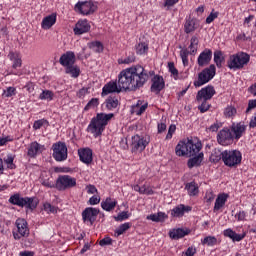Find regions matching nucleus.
Instances as JSON below:
<instances>
[{"label":"nucleus","instance_id":"nucleus-1","mask_svg":"<svg viewBox=\"0 0 256 256\" xmlns=\"http://www.w3.org/2000/svg\"><path fill=\"white\" fill-rule=\"evenodd\" d=\"M149 81V73L141 65H134L132 67L122 70L118 75L117 82H108L102 88V97L109 95L110 93H121L124 91H137L141 89L145 83Z\"/></svg>","mask_w":256,"mask_h":256},{"label":"nucleus","instance_id":"nucleus-2","mask_svg":"<svg viewBox=\"0 0 256 256\" xmlns=\"http://www.w3.org/2000/svg\"><path fill=\"white\" fill-rule=\"evenodd\" d=\"M115 117V114L109 113H97L96 117H93L86 129L87 133H91L95 139L97 137H101L103 135V131H105V128L107 125H109V121Z\"/></svg>","mask_w":256,"mask_h":256},{"label":"nucleus","instance_id":"nucleus-3","mask_svg":"<svg viewBox=\"0 0 256 256\" xmlns=\"http://www.w3.org/2000/svg\"><path fill=\"white\" fill-rule=\"evenodd\" d=\"M201 142L194 143L193 140L180 141L175 148V153L178 157H193L201 151Z\"/></svg>","mask_w":256,"mask_h":256},{"label":"nucleus","instance_id":"nucleus-4","mask_svg":"<svg viewBox=\"0 0 256 256\" xmlns=\"http://www.w3.org/2000/svg\"><path fill=\"white\" fill-rule=\"evenodd\" d=\"M9 203L11 205H16L17 207H25L29 211H35L37 205H39V200L35 197H21V194L16 193L9 198Z\"/></svg>","mask_w":256,"mask_h":256},{"label":"nucleus","instance_id":"nucleus-5","mask_svg":"<svg viewBox=\"0 0 256 256\" xmlns=\"http://www.w3.org/2000/svg\"><path fill=\"white\" fill-rule=\"evenodd\" d=\"M250 59L249 54L245 52L237 53L229 57L227 65L233 71H238L239 69H243L249 63Z\"/></svg>","mask_w":256,"mask_h":256},{"label":"nucleus","instance_id":"nucleus-6","mask_svg":"<svg viewBox=\"0 0 256 256\" xmlns=\"http://www.w3.org/2000/svg\"><path fill=\"white\" fill-rule=\"evenodd\" d=\"M216 73L217 68L214 64H211L198 74V79L194 81V87H203V85L209 83L215 77Z\"/></svg>","mask_w":256,"mask_h":256},{"label":"nucleus","instance_id":"nucleus-7","mask_svg":"<svg viewBox=\"0 0 256 256\" xmlns=\"http://www.w3.org/2000/svg\"><path fill=\"white\" fill-rule=\"evenodd\" d=\"M74 11L80 15H93L97 11V4L93 0L78 1L74 6Z\"/></svg>","mask_w":256,"mask_h":256},{"label":"nucleus","instance_id":"nucleus-8","mask_svg":"<svg viewBox=\"0 0 256 256\" xmlns=\"http://www.w3.org/2000/svg\"><path fill=\"white\" fill-rule=\"evenodd\" d=\"M149 143L150 140L147 136H141L139 134L132 136L130 144L132 153H143V150L147 148Z\"/></svg>","mask_w":256,"mask_h":256},{"label":"nucleus","instance_id":"nucleus-9","mask_svg":"<svg viewBox=\"0 0 256 256\" xmlns=\"http://www.w3.org/2000/svg\"><path fill=\"white\" fill-rule=\"evenodd\" d=\"M242 155L237 150H225L223 151V163L226 167H237L241 163Z\"/></svg>","mask_w":256,"mask_h":256},{"label":"nucleus","instance_id":"nucleus-10","mask_svg":"<svg viewBox=\"0 0 256 256\" xmlns=\"http://www.w3.org/2000/svg\"><path fill=\"white\" fill-rule=\"evenodd\" d=\"M52 157L55 161L59 163L63 161H67L68 153H67V145L65 142H56L52 145Z\"/></svg>","mask_w":256,"mask_h":256},{"label":"nucleus","instance_id":"nucleus-11","mask_svg":"<svg viewBox=\"0 0 256 256\" xmlns=\"http://www.w3.org/2000/svg\"><path fill=\"white\" fill-rule=\"evenodd\" d=\"M146 71L149 73L148 78L153 77L151 79L152 85L150 87V91L156 95H159V93L165 89V80H163V76L155 75V71L153 70Z\"/></svg>","mask_w":256,"mask_h":256},{"label":"nucleus","instance_id":"nucleus-12","mask_svg":"<svg viewBox=\"0 0 256 256\" xmlns=\"http://www.w3.org/2000/svg\"><path fill=\"white\" fill-rule=\"evenodd\" d=\"M77 186V179L69 175L59 176L56 180V187L59 191H65L67 189H73Z\"/></svg>","mask_w":256,"mask_h":256},{"label":"nucleus","instance_id":"nucleus-13","mask_svg":"<svg viewBox=\"0 0 256 256\" xmlns=\"http://www.w3.org/2000/svg\"><path fill=\"white\" fill-rule=\"evenodd\" d=\"M15 225L17 231L13 232V237L16 241H19V239H23V237H27L29 235V224L27 223V220L18 218Z\"/></svg>","mask_w":256,"mask_h":256},{"label":"nucleus","instance_id":"nucleus-14","mask_svg":"<svg viewBox=\"0 0 256 256\" xmlns=\"http://www.w3.org/2000/svg\"><path fill=\"white\" fill-rule=\"evenodd\" d=\"M233 139H235V136L230 128H223L217 134V141L219 145H223L224 147L231 145V143H233Z\"/></svg>","mask_w":256,"mask_h":256},{"label":"nucleus","instance_id":"nucleus-15","mask_svg":"<svg viewBox=\"0 0 256 256\" xmlns=\"http://www.w3.org/2000/svg\"><path fill=\"white\" fill-rule=\"evenodd\" d=\"M214 95H215V88L211 85H208L202 88L200 91H198L196 95V100L198 103H201V101H209L213 99Z\"/></svg>","mask_w":256,"mask_h":256},{"label":"nucleus","instance_id":"nucleus-16","mask_svg":"<svg viewBox=\"0 0 256 256\" xmlns=\"http://www.w3.org/2000/svg\"><path fill=\"white\" fill-rule=\"evenodd\" d=\"M97 215H99V209L87 207L82 212V219L84 223H90V225H93L95 221H97Z\"/></svg>","mask_w":256,"mask_h":256},{"label":"nucleus","instance_id":"nucleus-17","mask_svg":"<svg viewBox=\"0 0 256 256\" xmlns=\"http://www.w3.org/2000/svg\"><path fill=\"white\" fill-rule=\"evenodd\" d=\"M45 151V145L39 144V142L34 141L31 142L27 148V155L31 157V159H35L37 155H41Z\"/></svg>","mask_w":256,"mask_h":256},{"label":"nucleus","instance_id":"nucleus-18","mask_svg":"<svg viewBox=\"0 0 256 256\" xmlns=\"http://www.w3.org/2000/svg\"><path fill=\"white\" fill-rule=\"evenodd\" d=\"M211 59H213V51L211 49H204L197 58V64L199 67H205L211 63Z\"/></svg>","mask_w":256,"mask_h":256},{"label":"nucleus","instance_id":"nucleus-19","mask_svg":"<svg viewBox=\"0 0 256 256\" xmlns=\"http://www.w3.org/2000/svg\"><path fill=\"white\" fill-rule=\"evenodd\" d=\"M91 31V24L87 19L79 20L74 27L75 35H83L84 33H89Z\"/></svg>","mask_w":256,"mask_h":256},{"label":"nucleus","instance_id":"nucleus-20","mask_svg":"<svg viewBox=\"0 0 256 256\" xmlns=\"http://www.w3.org/2000/svg\"><path fill=\"white\" fill-rule=\"evenodd\" d=\"M199 29V21L197 19L192 18L191 16L186 17L185 23H184V33H195Z\"/></svg>","mask_w":256,"mask_h":256},{"label":"nucleus","instance_id":"nucleus-21","mask_svg":"<svg viewBox=\"0 0 256 256\" xmlns=\"http://www.w3.org/2000/svg\"><path fill=\"white\" fill-rule=\"evenodd\" d=\"M80 161L86 165L93 163V150L91 148H81L78 150Z\"/></svg>","mask_w":256,"mask_h":256},{"label":"nucleus","instance_id":"nucleus-22","mask_svg":"<svg viewBox=\"0 0 256 256\" xmlns=\"http://www.w3.org/2000/svg\"><path fill=\"white\" fill-rule=\"evenodd\" d=\"M59 63L65 68L75 65V52L67 51L66 53L62 54L59 59Z\"/></svg>","mask_w":256,"mask_h":256},{"label":"nucleus","instance_id":"nucleus-23","mask_svg":"<svg viewBox=\"0 0 256 256\" xmlns=\"http://www.w3.org/2000/svg\"><path fill=\"white\" fill-rule=\"evenodd\" d=\"M247 129V126L243 122H239L236 124H232L230 131L232 132V135H234V139L239 141L241 137H243V133H245Z\"/></svg>","mask_w":256,"mask_h":256},{"label":"nucleus","instance_id":"nucleus-24","mask_svg":"<svg viewBox=\"0 0 256 256\" xmlns=\"http://www.w3.org/2000/svg\"><path fill=\"white\" fill-rule=\"evenodd\" d=\"M223 235H224V237H228V239H231V241H233V243H235V242L239 243V241H243L244 237H247L246 232L237 234V232L233 231V229H231V228L225 229L223 231Z\"/></svg>","mask_w":256,"mask_h":256},{"label":"nucleus","instance_id":"nucleus-25","mask_svg":"<svg viewBox=\"0 0 256 256\" xmlns=\"http://www.w3.org/2000/svg\"><path fill=\"white\" fill-rule=\"evenodd\" d=\"M191 233V230L189 229H183V228H177V229H172L169 231V237L170 239L178 240V239H183L186 235H189Z\"/></svg>","mask_w":256,"mask_h":256},{"label":"nucleus","instance_id":"nucleus-26","mask_svg":"<svg viewBox=\"0 0 256 256\" xmlns=\"http://www.w3.org/2000/svg\"><path fill=\"white\" fill-rule=\"evenodd\" d=\"M189 211H191L190 206H185L183 204H180L171 210V216L172 217H183L185 215V213H189Z\"/></svg>","mask_w":256,"mask_h":256},{"label":"nucleus","instance_id":"nucleus-27","mask_svg":"<svg viewBox=\"0 0 256 256\" xmlns=\"http://www.w3.org/2000/svg\"><path fill=\"white\" fill-rule=\"evenodd\" d=\"M148 103L142 100H138L136 105L132 106V113L135 115H143L147 110Z\"/></svg>","mask_w":256,"mask_h":256},{"label":"nucleus","instance_id":"nucleus-28","mask_svg":"<svg viewBox=\"0 0 256 256\" xmlns=\"http://www.w3.org/2000/svg\"><path fill=\"white\" fill-rule=\"evenodd\" d=\"M8 59L12 61V67L13 69H17L23 65V62L21 60V54L19 52H9Z\"/></svg>","mask_w":256,"mask_h":256},{"label":"nucleus","instance_id":"nucleus-29","mask_svg":"<svg viewBox=\"0 0 256 256\" xmlns=\"http://www.w3.org/2000/svg\"><path fill=\"white\" fill-rule=\"evenodd\" d=\"M101 207L104 211H113L115 207H117V200L107 197L105 200L101 202Z\"/></svg>","mask_w":256,"mask_h":256},{"label":"nucleus","instance_id":"nucleus-30","mask_svg":"<svg viewBox=\"0 0 256 256\" xmlns=\"http://www.w3.org/2000/svg\"><path fill=\"white\" fill-rule=\"evenodd\" d=\"M57 23V15L51 14L49 16H46L41 23L42 29H51L52 25H55Z\"/></svg>","mask_w":256,"mask_h":256},{"label":"nucleus","instance_id":"nucleus-31","mask_svg":"<svg viewBox=\"0 0 256 256\" xmlns=\"http://www.w3.org/2000/svg\"><path fill=\"white\" fill-rule=\"evenodd\" d=\"M203 162V152H198V155H194L192 158L188 160L189 169H193V167H199Z\"/></svg>","mask_w":256,"mask_h":256},{"label":"nucleus","instance_id":"nucleus-32","mask_svg":"<svg viewBox=\"0 0 256 256\" xmlns=\"http://www.w3.org/2000/svg\"><path fill=\"white\" fill-rule=\"evenodd\" d=\"M185 189L190 197H196L199 195V185L195 182H189L185 185Z\"/></svg>","mask_w":256,"mask_h":256},{"label":"nucleus","instance_id":"nucleus-33","mask_svg":"<svg viewBox=\"0 0 256 256\" xmlns=\"http://www.w3.org/2000/svg\"><path fill=\"white\" fill-rule=\"evenodd\" d=\"M169 216L165 214V212H158L156 214H150L146 217L148 221H153L154 223H163L165 219H168Z\"/></svg>","mask_w":256,"mask_h":256},{"label":"nucleus","instance_id":"nucleus-34","mask_svg":"<svg viewBox=\"0 0 256 256\" xmlns=\"http://www.w3.org/2000/svg\"><path fill=\"white\" fill-rule=\"evenodd\" d=\"M132 189L140 193V195H153V189L149 185L144 184L143 186H139V184H136L132 186Z\"/></svg>","mask_w":256,"mask_h":256},{"label":"nucleus","instance_id":"nucleus-35","mask_svg":"<svg viewBox=\"0 0 256 256\" xmlns=\"http://www.w3.org/2000/svg\"><path fill=\"white\" fill-rule=\"evenodd\" d=\"M106 108L108 111H113L119 107V98L117 96H109L105 101Z\"/></svg>","mask_w":256,"mask_h":256},{"label":"nucleus","instance_id":"nucleus-36","mask_svg":"<svg viewBox=\"0 0 256 256\" xmlns=\"http://www.w3.org/2000/svg\"><path fill=\"white\" fill-rule=\"evenodd\" d=\"M3 163L6 165V169H17V165H15V155L14 154H7L3 159Z\"/></svg>","mask_w":256,"mask_h":256},{"label":"nucleus","instance_id":"nucleus-37","mask_svg":"<svg viewBox=\"0 0 256 256\" xmlns=\"http://www.w3.org/2000/svg\"><path fill=\"white\" fill-rule=\"evenodd\" d=\"M65 73L67 75H70L74 79H77V77H79V75H81V69L79 68V66L72 64L65 68Z\"/></svg>","mask_w":256,"mask_h":256},{"label":"nucleus","instance_id":"nucleus-38","mask_svg":"<svg viewBox=\"0 0 256 256\" xmlns=\"http://www.w3.org/2000/svg\"><path fill=\"white\" fill-rule=\"evenodd\" d=\"M229 195L227 194H221L216 198L215 204H214V211H219L225 203H227V198Z\"/></svg>","mask_w":256,"mask_h":256},{"label":"nucleus","instance_id":"nucleus-39","mask_svg":"<svg viewBox=\"0 0 256 256\" xmlns=\"http://www.w3.org/2000/svg\"><path fill=\"white\" fill-rule=\"evenodd\" d=\"M214 63L218 69H221V67H223V63H225V57L223 56V52L220 50L214 52Z\"/></svg>","mask_w":256,"mask_h":256},{"label":"nucleus","instance_id":"nucleus-40","mask_svg":"<svg viewBox=\"0 0 256 256\" xmlns=\"http://www.w3.org/2000/svg\"><path fill=\"white\" fill-rule=\"evenodd\" d=\"M188 49H190V55H195V53H197V49H199V38H197V36H193L190 39V45Z\"/></svg>","mask_w":256,"mask_h":256},{"label":"nucleus","instance_id":"nucleus-41","mask_svg":"<svg viewBox=\"0 0 256 256\" xmlns=\"http://www.w3.org/2000/svg\"><path fill=\"white\" fill-rule=\"evenodd\" d=\"M53 97H55V93H53V91L43 90L38 99H40V101H53Z\"/></svg>","mask_w":256,"mask_h":256},{"label":"nucleus","instance_id":"nucleus-42","mask_svg":"<svg viewBox=\"0 0 256 256\" xmlns=\"http://www.w3.org/2000/svg\"><path fill=\"white\" fill-rule=\"evenodd\" d=\"M223 161V152H221V150L219 149H214L212 151V154L210 155V161L212 163H219V161Z\"/></svg>","mask_w":256,"mask_h":256},{"label":"nucleus","instance_id":"nucleus-43","mask_svg":"<svg viewBox=\"0 0 256 256\" xmlns=\"http://www.w3.org/2000/svg\"><path fill=\"white\" fill-rule=\"evenodd\" d=\"M129 229H131V223L125 222L124 224H121L115 230L116 237H120V235H123V233H125L126 231H129Z\"/></svg>","mask_w":256,"mask_h":256},{"label":"nucleus","instance_id":"nucleus-44","mask_svg":"<svg viewBox=\"0 0 256 256\" xmlns=\"http://www.w3.org/2000/svg\"><path fill=\"white\" fill-rule=\"evenodd\" d=\"M189 55H191V54H190L189 50H187V48H183L180 51V57H181L184 67H189Z\"/></svg>","mask_w":256,"mask_h":256},{"label":"nucleus","instance_id":"nucleus-45","mask_svg":"<svg viewBox=\"0 0 256 256\" xmlns=\"http://www.w3.org/2000/svg\"><path fill=\"white\" fill-rule=\"evenodd\" d=\"M135 54H130L126 58H119L118 64L119 65H131V63H135Z\"/></svg>","mask_w":256,"mask_h":256},{"label":"nucleus","instance_id":"nucleus-46","mask_svg":"<svg viewBox=\"0 0 256 256\" xmlns=\"http://www.w3.org/2000/svg\"><path fill=\"white\" fill-rule=\"evenodd\" d=\"M90 49L94 51V53H103V43L100 41H94L89 44Z\"/></svg>","mask_w":256,"mask_h":256},{"label":"nucleus","instance_id":"nucleus-47","mask_svg":"<svg viewBox=\"0 0 256 256\" xmlns=\"http://www.w3.org/2000/svg\"><path fill=\"white\" fill-rule=\"evenodd\" d=\"M202 245H208V247H213L217 245V238L215 236H207L201 240Z\"/></svg>","mask_w":256,"mask_h":256},{"label":"nucleus","instance_id":"nucleus-48","mask_svg":"<svg viewBox=\"0 0 256 256\" xmlns=\"http://www.w3.org/2000/svg\"><path fill=\"white\" fill-rule=\"evenodd\" d=\"M40 183L41 185H43V187H47L48 189H53V187H55V182L53 181L52 177H49V178L41 177Z\"/></svg>","mask_w":256,"mask_h":256},{"label":"nucleus","instance_id":"nucleus-49","mask_svg":"<svg viewBox=\"0 0 256 256\" xmlns=\"http://www.w3.org/2000/svg\"><path fill=\"white\" fill-rule=\"evenodd\" d=\"M49 127V121L45 120V119H40V120H36L33 124V130L37 131L39 129H41V127Z\"/></svg>","mask_w":256,"mask_h":256},{"label":"nucleus","instance_id":"nucleus-50","mask_svg":"<svg viewBox=\"0 0 256 256\" xmlns=\"http://www.w3.org/2000/svg\"><path fill=\"white\" fill-rule=\"evenodd\" d=\"M147 51H149V46L145 43H139L136 46L137 55H145V53H147Z\"/></svg>","mask_w":256,"mask_h":256},{"label":"nucleus","instance_id":"nucleus-51","mask_svg":"<svg viewBox=\"0 0 256 256\" xmlns=\"http://www.w3.org/2000/svg\"><path fill=\"white\" fill-rule=\"evenodd\" d=\"M3 97H13L17 95V89L15 87H7L6 90L3 91Z\"/></svg>","mask_w":256,"mask_h":256},{"label":"nucleus","instance_id":"nucleus-52","mask_svg":"<svg viewBox=\"0 0 256 256\" xmlns=\"http://www.w3.org/2000/svg\"><path fill=\"white\" fill-rule=\"evenodd\" d=\"M43 210L48 214L57 213V207L51 205L49 202L43 204Z\"/></svg>","mask_w":256,"mask_h":256},{"label":"nucleus","instance_id":"nucleus-53","mask_svg":"<svg viewBox=\"0 0 256 256\" xmlns=\"http://www.w3.org/2000/svg\"><path fill=\"white\" fill-rule=\"evenodd\" d=\"M99 105V99L92 98L87 105L85 106L84 110L89 111V109H95Z\"/></svg>","mask_w":256,"mask_h":256},{"label":"nucleus","instance_id":"nucleus-54","mask_svg":"<svg viewBox=\"0 0 256 256\" xmlns=\"http://www.w3.org/2000/svg\"><path fill=\"white\" fill-rule=\"evenodd\" d=\"M168 69L171 75H173L174 79H179V70L175 68V64L173 62L168 63Z\"/></svg>","mask_w":256,"mask_h":256},{"label":"nucleus","instance_id":"nucleus-55","mask_svg":"<svg viewBox=\"0 0 256 256\" xmlns=\"http://www.w3.org/2000/svg\"><path fill=\"white\" fill-rule=\"evenodd\" d=\"M237 114V109L233 106H228L224 110L225 117H234Z\"/></svg>","mask_w":256,"mask_h":256},{"label":"nucleus","instance_id":"nucleus-56","mask_svg":"<svg viewBox=\"0 0 256 256\" xmlns=\"http://www.w3.org/2000/svg\"><path fill=\"white\" fill-rule=\"evenodd\" d=\"M200 103H201V105L198 106L200 113H207V111H209L211 105H209V103H207V100H202Z\"/></svg>","mask_w":256,"mask_h":256},{"label":"nucleus","instance_id":"nucleus-57","mask_svg":"<svg viewBox=\"0 0 256 256\" xmlns=\"http://www.w3.org/2000/svg\"><path fill=\"white\" fill-rule=\"evenodd\" d=\"M236 221H247V212L240 210L235 214Z\"/></svg>","mask_w":256,"mask_h":256},{"label":"nucleus","instance_id":"nucleus-58","mask_svg":"<svg viewBox=\"0 0 256 256\" xmlns=\"http://www.w3.org/2000/svg\"><path fill=\"white\" fill-rule=\"evenodd\" d=\"M217 17H219V12H215V10H213L209 16L206 18V23L207 25L213 23L215 21V19H217Z\"/></svg>","mask_w":256,"mask_h":256},{"label":"nucleus","instance_id":"nucleus-59","mask_svg":"<svg viewBox=\"0 0 256 256\" xmlns=\"http://www.w3.org/2000/svg\"><path fill=\"white\" fill-rule=\"evenodd\" d=\"M115 221H125L129 219V212L123 211L120 212L116 217H114Z\"/></svg>","mask_w":256,"mask_h":256},{"label":"nucleus","instance_id":"nucleus-60","mask_svg":"<svg viewBox=\"0 0 256 256\" xmlns=\"http://www.w3.org/2000/svg\"><path fill=\"white\" fill-rule=\"evenodd\" d=\"M177 131V126L175 124H171L168 129V133L166 135V139H173V134Z\"/></svg>","mask_w":256,"mask_h":256},{"label":"nucleus","instance_id":"nucleus-61","mask_svg":"<svg viewBox=\"0 0 256 256\" xmlns=\"http://www.w3.org/2000/svg\"><path fill=\"white\" fill-rule=\"evenodd\" d=\"M100 247H105L107 245H113V239L111 237L107 236L104 237L102 240L99 242Z\"/></svg>","mask_w":256,"mask_h":256},{"label":"nucleus","instance_id":"nucleus-62","mask_svg":"<svg viewBox=\"0 0 256 256\" xmlns=\"http://www.w3.org/2000/svg\"><path fill=\"white\" fill-rule=\"evenodd\" d=\"M177 3H179V0H164V7L169 10L171 7H174V5H177Z\"/></svg>","mask_w":256,"mask_h":256},{"label":"nucleus","instance_id":"nucleus-63","mask_svg":"<svg viewBox=\"0 0 256 256\" xmlns=\"http://www.w3.org/2000/svg\"><path fill=\"white\" fill-rule=\"evenodd\" d=\"M88 203L89 205H99V203H101V197L94 195L90 197Z\"/></svg>","mask_w":256,"mask_h":256},{"label":"nucleus","instance_id":"nucleus-64","mask_svg":"<svg viewBox=\"0 0 256 256\" xmlns=\"http://www.w3.org/2000/svg\"><path fill=\"white\" fill-rule=\"evenodd\" d=\"M256 108V99L254 100H249L248 102V107L246 109V113H249L251 110Z\"/></svg>","mask_w":256,"mask_h":256}]
</instances>
